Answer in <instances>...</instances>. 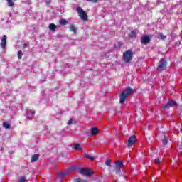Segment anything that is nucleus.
Masks as SVG:
<instances>
[{
  "instance_id": "1",
  "label": "nucleus",
  "mask_w": 182,
  "mask_h": 182,
  "mask_svg": "<svg viewBox=\"0 0 182 182\" xmlns=\"http://www.w3.org/2000/svg\"><path fill=\"white\" fill-rule=\"evenodd\" d=\"M132 93H134V90L132 89L130 87L124 90L122 93L119 95V103L123 105L126 102L127 97H129Z\"/></svg>"
},
{
  "instance_id": "2",
  "label": "nucleus",
  "mask_w": 182,
  "mask_h": 182,
  "mask_svg": "<svg viewBox=\"0 0 182 182\" xmlns=\"http://www.w3.org/2000/svg\"><path fill=\"white\" fill-rule=\"evenodd\" d=\"M123 58H124V62H126V63L130 62V60L133 59V53H132V50H127L124 53Z\"/></svg>"
},
{
  "instance_id": "3",
  "label": "nucleus",
  "mask_w": 182,
  "mask_h": 182,
  "mask_svg": "<svg viewBox=\"0 0 182 182\" xmlns=\"http://www.w3.org/2000/svg\"><path fill=\"white\" fill-rule=\"evenodd\" d=\"M77 12L82 21H87V14L81 7L77 8Z\"/></svg>"
},
{
  "instance_id": "4",
  "label": "nucleus",
  "mask_w": 182,
  "mask_h": 182,
  "mask_svg": "<svg viewBox=\"0 0 182 182\" xmlns=\"http://www.w3.org/2000/svg\"><path fill=\"white\" fill-rule=\"evenodd\" d=\"M80 173L83 176H92L93 171L92 168H82L80 169Z\"/></svg>"
},
{
  "instance_id": "5",
  "label": "nucleus",
  "mask_w": 182,
  "mask_h": 182,
  "mask_svg": "<svg viewBox=\"0 0 182 182\" xmlns=\"http://www.w3.org/2000/svg\"><path fill=\"white\" fill-rule=\"evenodd\" d=\"M136 141H137V138L136 136H131L128 139V147H132L133 144H135Z\"/></svg>"
},
{
  "instance_id": "6",
  "label": "nucleus",
  "mask_w": 182,
  "mask_h": 182,
  "mask_svg": "<svg viewBox=\"0 0 182 182\" xmlns=\"http://www.w3.org/2000/svg\"><path fill=\"white\" fill-rule=\"evenodd\" d=\"M164 68H166V61L164 60V59H161L159 61V64L157 67V70L161 72L164 69Z\"/></svg>"
},
{
  "instance_id": "7",
  "label": "nucleus",
  "mask_w": 182,
  "mask_h": 182,
  "mask_svg": "<svg viewBox=\"0 0 182 182\" xmlns=\"http://www.w3.org/2000/svg\"><path fill=\"white\" fill-rule=\"evenodd\" d=\"M141 42L144 45H147V43H150V37L149 36H144L141 38Z\"/></svg>"
},
{
  "instance_id": "8",
  "label": "nucleus",
  "mask_w": 182,
  "mask_h": 182,
  "mask_svg": "<svg viewBox=\"0 0 182 182\" xmlns=\"http://www.w3.org/2000/svg\"><path fill=\"white\" fill-rule=\"evenodd\" d=\"M6 35H4L1 40V47L2 49H5L6 48Z\"/></svg>"
},
{
  "instance_id": "9",
  "label": "nucleus",
  "mask_w": 182,
  "mask_h": 182,
  "mask_svg": "<svg viewBox=\"0 0 182 182\" xmlns=\"http://www.w3.org/2000/svg\"><path fill=\"white\" fill-rule=\"evenodd\" d=\"M170 106H176V102L169 100L166 105L162 107L164 109H168Z\"/></svg>"
},
{
  "instance_id": "10",
  "label": "nucleus",
  "mask_w": 182,
  "mask_h": 182,
  "mask_svg": "<svg viewBox=\"0 0 182 182\" xmlns=\"http://www.w3.org/2000/svg\"><path fill=\"white\" fill-rule=\"evenodd\" d=\"M115 166L117 170H122V168H123V162L122 161H117L115 162Z\"/></svg>"
},
{
  "instance_id": "11",
  "label": "nucleus",
  "mask_w": 182,
  "mask_h": 182,
  "mask_svg": "<svg viewBox=\"0 0 182 182\" xmlns=\"http://www.w3.org/2000/svg\"><path fill=\"white\" fill-rule=\"evenodd\" d=\"M38 160H39V154H35L31 156V163H35V161H38Z\"/></svg>"
},
{
  "instance_id": "12",
  "label": "nucleus",
  "mask_w": 182,
  "mask_h": 182,
  "mask_svg": "<svg viewBox=\"0 0 182 182\" xmlns=\"http://www.w3.org/2000/svg\"><path fill=\"white\" fill-rule=\"evenodd\" d=\"M91 134L92 136H96V134H97L99 133V129L94 127V128H91Z\"/></svg>"
},
{
  "instance_id": "13",
  "label": "nucleus",
  "mask_w": 182,
  "mask_h": 182,
  "mask_svg": "<svg viewBox=\"0 0 182 182\" xmlns=\"http://www.w3.org/2000/svg\"><path fill=\"white\" fill-rule=\"evenodd\" d=\"M7 2L8 6H10V8H14L15 4L14 3V1L16 0H6Z\"/></svg>"
},
{
  "instance_id": "14",
  "label": "nucleus",
  "mask_w": 182,
  "mask_h": 182,
  "mask_svg": "<svg viewBox=\"0 0 182 182\" xmlns=\"http://www.w3.org/2000/svg\"><path fill=\"white\" fill-rule=\"evenodd\" d=\"M70 31L74 32V33H76V31H77V28H76V26H75V25L72 24L70 26Z\"/></svg>"
},
{
  "instance_id": "15",
  "label": "nucleus",
  "mask_w": 182,
  "mask_h": 182,
  "mask_svg": "<svg viewBox=\"0 0 182 182\" xmlns=\"http://www.w3.org/2000/svg\"><path fill=\"white\" fill-rule=\"evenodd\" d=\"M84 156L85 157H86V159L90 160V161H93L95 160V158L93 156H90V155H89L88 154H85Z\"/></svg>"
},
{
  "instance_id": "16",
  "label": "nucleus",
  "mask_w": 182,
  "mask_h": 182,
  "mask_svg": "<svg viewBox=\"0 0 182 182\" xmlns=\"http://www.w3.org/2000/svg\"><path fill=\"white\" fill-rule=\"evenodd\" d=\"M158 38H159V39L164 40L167 38V36H164L161 33H159V36H158Z\"/></svg>"
},
{
  "instance_id": "17",
  "label": "nucleus",
  "mask_w": 182,
  "mask_h": 182,
  "mask_svg": "<svg viewBox=\"0 0 182 182\" xmlns=\"http://www.w3.org/2000/svg\"><path fill=\"white\" fill-rule=\"evenodd\" d=\"M74 149H75V150H82V147L80 146V144H74Z\"/></svg>"
},
{
  "instance_id": "18",
  "label": "nucleus",
  "mask_w": 182,
  "mask_h": 182,
  "mask_svg": "<svg viewBox=\"0 0 182 182\" xmlns=\"http://www.w3.org/2000/svg\"><path fill=\"white\" fill-rule=\"evenodd\" d=\"M49 29L50 31H55L56 29V25L52 23L49 25Z\"/></svg>"
},
{
  "instance_id": "19",
  "label": "nucleus",
  "mask_w": 182,
  "mask_h": 182,
  "mask_svg": "<svg viewBox=\"0 0 182 182\" xmlns=\"http://www.w3.org/2000/svg\"><path fill=\"white\" fill-rule=\"evenodd\" d=\"M3 127L5 129H11V125L8 124L7 122H3Z\"/></svg>"
},
{
  "instance_id": "20",
  "label": "nucleus",
  "mask_w": 182,
  "mask_h": 182,
  "mask_svg": "<svg viewBox=\"0 0 182 182\" xmlns=\"http://www.w3.org/2000/svg\"><path fill=\"white\" fill-rule=\"evenodd\" d=\"M60 25H68V21H66L65 19H61L60 21Z\"/></svg>"
},
{
  "instance_id": "21",
  "label": "nucleus",
  "mask_w": 182,
  "mask_h": 182,
  "mask_svg": "<svg viewBox=\"0 0 182 182\" xmlns=\"http://www.w3.org/2000/svg\"><path fill=\"white\" fill-rule=\"evenodd\" d=\"M23 55V53H22L21 50H19V51L18 52V54H17L18 58V59H21Z\"/></svg>"
},
{
  "instance_id": "22",
  "label": "nucleus",
  "mask_w": 182,
  "mask_h": 182,
  "mask_svg": "<svg viewBox=\"0 0 182 182\" xmlns=\"http://www.w3.org/2000/svg\"><path fill=\"white\" fill-rule=\"evenodd\" d=\"M26 181V178L25 176H21L18 182H25Z\"/></svg>"
},
{
  "instance_id": "23",
  "label": "nucleus",
  "mask_w": 182,
  "mask_h": 182,
  "mask_svg": "<svg viewBox=\"0 0 182 182\" xmlns=\"http://www.w3.org/2000/svg\"><path fill=\"white\" fill-rule=\"evenodd\" d=\"M105 164H106L107 166H110V164H112V160H110V159H107V161H106V162H105Z\"/></svg>"
},
{
  "instance_id": "24",
  "label": "nucleus",
  "mask_w": 182,
  "mask_h": 182,
  "mask_svg": "<svg viewBox=\"0 0 182 182\" xmlns=\"http://www.w3.org/2000/svg\"><path fill=\"white\" fill-rule=\"evenodd\" d=\"M131 36H134V38H136V31H132L131 32Z\"/></svg>"
},
{
  "instance_id": "25",
  "label": "nucleus",
  "mask_w": 182,
  "mask_h": 182,
  "mask_svg": "<svg viewBox=\"0 0 182 182\" xmlns=\"http://www.w3.org/2000/svg\"><path fill=\"white\" fill-rule=\"evenodd\" d=\"M76 182H87V181H86L85 180H82L80 178H77V179H76Z\"/></svg>"
},
{
  "instance_id": "26",
  "label": "nucleus",
  "mask_w": 182,
  "mask_h": 182,
  "mask_svg": "<svg viewBox=\"0 0 182 182\" xmlns=\"http://www.w3.org/2000/svg\"><path fill=\"white\" fill-rule=\"evenodd\" d=\"M155 164H160V159H155Z\"/></svg>"
},
{
  "instance_id": "27",
  "label": "nucleus",
  "mask_w": 182,
  "mask_h": 182,
  "mask_svg": "<svg viewBox=\"0 0 182 182\" xmlns=\"http://www.w3.org/2000/svg\"><path fill=\"white\" fill-rule=\"evenodd\" d=\"M163 143H164V144H167V138L164 137V139L163 140Z\"/></svg>"
},
{
  "instance_id": "28",
  "label": "nucleus",
  "mask_w": 182,
  "mask_h": 182,
  "mask_svg": "<svg viewBox=\"0 0 182 182\" xmlns=\"http://www.w3.org/2000/svg\"><path fill=\"white\" fill-rule=\"evenodd\" d=\"M72 123H73L72 119H70V120L68 122V126H70V124H72Z\"/></svg>"
},
{
  "instance_id": "29",
  "label": "nucleus",
  "mask_w": 182,
  "mask_h": 182,
  "mask_svg": "<svg viewBox=\"0 0 182 182\" xmlns=\"http://www.w3.org/2000/svg\"><path fill=\"white\" fill-rule=\"evenodd\" d=\"M87 1H90V2H97V1L99 0H86Z\"/></svg>"
},
{
  "instance_id": "30",
  "label": "nucleus",
  "mask_w": 182,
  "mask_h": 182,
  "mask_svg": "<svg viewBox=\"0 0 182 182\" xmlns=\"http://www.w3.org/2000/svg\"><path fill=\"white\" fill-rule=\"evenodd\" d=\"M50 2H52V0H46V4L48 5H49V4H50Z\"/></svg>"
},
{
  "instance_id": "31",
  "label": "nucleus",
  "mask_w": 182,
  "mask_h": 182,
  "mask_svg": "<svg viewBox=\"0 0 182 182\" xmlns=\"http://www.w3.org/2000/svg\"><path fill=\"white\" fill-rule=\"evenodd\" d=\"M23 47H24V48H26V44H24V45H23Z\"/></svg>"
},
{
  "instance_id": "32",
  "label": "nucleus",
  "mask_w": 182,
  "mask_h": 182,
  "mask_svg": "<svg viewBox=\"0 0 182 182\" xmlns=\"http://www.w3.org/2000/svg\"><path fill=\"white\" fill-rule=\"evenodd\" d=\"M32 114H35V112H33L32 113Z\"/></svg>"
}]
</instances>
